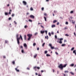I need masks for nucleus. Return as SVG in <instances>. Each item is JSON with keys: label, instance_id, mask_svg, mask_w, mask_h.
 Masks as SVG:
<instances>
[{"label": "nucleus", "instance_id": "nucleus-44", "mask_svg": "<svg viewBox=\"0 0 76 76\" xmlns=\"http://www.w3.org/2000/svg\"><path fill=\"white\" fill-rule=\"evenodd\" d=\"M65 36H66V37H69V35H68L67 34H66Z\"/></svg>", "mask_w": 76, "mask_h": 76}, {"label": "nucleus", "instance_id": "nucleus-20", "mask_svg": "<svg viewBox=\"0 0 76 76\" xmlns=\"http://www.w3.org/2000/svg\"><path fill=\"white\" fill-rule=\"evenodd\" d=\"M44 18L45 19V21L46 22H47V18H46V17H44Z\"/></svg>", "mask_w": 76, "mask_h": 76}, {"label": "nucleus", "instance_id": "nucleus-19", "mask_svg": "<svg viewBox=\"0 0 76 76\" xmlns=\"http://www.w3.org/2000/svg\"><path fill=\"white\" fill-rule=\"evenodd\" d=\"M31 10L33 11L34 10V9H33V8L32 7H31L30 8Z\"/></svg>", "mask_w": 76, "mask_h": 76}, {"label": "nucleus", "instance_id": "nucleus-3", "mask_svg": "<svg viewBox=\"0 0 76 76\" xmlns=\"http://www.w3.org/2000/svg\"><path fill=\"white\" fill-rule=\"evenodd\" d=\"M49 46H50V47H51V49H52V50H53V49H54V46L52 47V44H49Z\"/></svg>", "mask_w": 76, "mask_h": 76}, {"label": "nucleus", "instance_id": "nucleus-58", "mask_svg": "<svg viewBox=\"0 0 76 76\" xmlns=\"http://www.w3.org/2000/svg\"><path fill=\"white\" fill-rule=\"evenodd\" d=\"M44 71H43V70H42L41 71V73H43V72H44Z\"/></svg>", "mask_w": 76, "mask_h": 76}, {"label": "nucleus", "instance_id": "nucleus-41", "mask_svg": "<svg viewBox=\"0 0 76 76\" xmlns=\"http://www.w3.org/2000/svg\"><path fill=\"white\" fill-rule=\"evenodd\" d=\"M68 24H69V23H68V22H66L65 24H66V25H68Z\"/></svg>", "mask_w": 76, "mask_h": 76}, {"label": "nucleus", "instance_id": "nucleus-8", "mask_svg": "<svg viewBox=\"0 0 76 76\" xmlns=\"http://www.w3.org/2000/svg\"><path fill=\"white\" fill-rule=\"evenodd\" d=\"M23 46L25 47H26V48H27V45H26V43H24L23 44Z\"/></svg>", "mask_w": 76, "mask_h": 76}, {"label": "nucleus", "instance_id": "nucleus-34", "mask_svg": "<svg viewBox=\"0 0 76 76\" xmlns=\"http://www.w3.org/2000/svg\"><path fill=\"white\" fill-rule=\"evenodd\" d=\"M29 22H32V20H31V19H29L28 20Z\"/></svg>", "mask_w": 76, "mask_h": 76}, {"label": "nucleus", "instance_id": "nucleus-30", "mask_svg": "<svg viewBox=\"0 0 76 76\" xmlns=\"http://www.w3.org/2000/svg\"><path fill=\"white\" fill-rule=\"evenodd\" d=\"M12 64H15V61H13L12 62Z\"/></svg>", "mask_w": 76, "mask_h": 76}, {"label": "nucleus", "instance_id": "nucleus-23", "mask_svg": "<svg viewBox=\"0 0 76 76\" xmlns=\"http://www.w3.org/2000/svg\"><path fill=\"white\" fill-rule=\"evenodd\" d=\"M74 48H74V47L72 48L71 49V51H73V50H74Z\"/></svg>", "mask_w": 76, "mask_h": 76}, {"label": "nucleus", "instance_id": "nucleus-40", "mask_svg": "<svg viewBox=\"0 0 76 76\" xmlns=\"http://www.w3.org/2000/svg\"><path fill=\"white\" fill-rule=\"evenodd\" d=\"M48 34L49 35L50 37H51V33L50 32Z\"/></svg>", "mask_w": 76, "mask_h": 76}, {"label": "nucleus", "instance_id": "nucleus-43", "mask_svg": "<svg viewBox=\"0 0 76 76\" xmlns=\"http://www.w3.org/2000/svg\"><path fill=\"white\" fill-rule=\"evenodd\" d=\"M70 13L71 14L73 13V11H71Z\"/></svg>", "mask_w": 76, "mask_h": 76}, {"label": "nucleus", "instance_id": "nucleus-12", "mask_svg": "<svg viewBox=\"0 0 76 76\" xmlns=\"http://www.w3.org/2000/svg\"><path fill=\"white\" fill-rule=\"evenodd\" d=\"M17 41L18 44V45H19V44H20V42H19V40L18 39L17 40Z\"/></svg>", "mask_w": 76, "mask_h": 76}, {"label": "nucleus", "instance_id": "nucleus-53", "mask_svg": "<svg viewBox=\"0 0 76 76\" xmlns=\"http://www.w3.org/2000/svg\"><path fill=\"white\" fill-rule=\"evenodd\" d=\"M41 28H44V26H43L41 25Z\"/></svg>", "mask_w": 76, "mask_h": 76}, {"label": "nucleus", "instance_id": "nucleus-9", "mask_svg": "<svg viewBox=\"0 0 76 76\" xmlns=\"http://www.w3.org/2000/svg\"><path fill=\"white\" fill-rule=\"evenodd\" d=\"M15 70L18 72H19V70L18 69V68H15Z\"/></svg>", "mask_w": 76, "mask_h": 76}, {"label": "nucleus", "instance_id": "nucleus-56", "mask_svg": "<svg viewBox=\"0 0 76 76\" xmlns=\"http://www.w3.org/2000/svg\"><path fill=\"white\" fill-rule=\"evenodd\" d=\"M67 29V28L66 27L64 28V29Z\"/></svg>", "mask_w": 76, "mask_h": 76}, {"label": "nucleus", "instance_id": "nucleus-2", "mask_svg": "<svg viewBox=\"0 0 76 76\" xmlns=\"http://www.w3.org/2000/svg\"><path fill=\"white\" fill-rule=\"evenodd\" d=\"M27 36L28 37V41H29L31 39V37H32V34H27Z\"/></svg>", "mask_w": 76, "mask_h": 76}, {"label": "nucleus", "instance_id": "nucleus-24", "mask_svg": "<svg viewBox=\"0 0 76 76\" xmlns=\"http://www.w3.org/2000/svg\"><path fill=\"white\" fill-rule=\"evenodd\" d=\"M5 43H7V42H8V41L7 40H6L5 41Z\"/></svg>", "mask_w": 76, "mask_h": 76}, {"label": "nucleus", "instance_id": "nucleus-60", "mask_svg": "<svg viewBox=\"0 0 76 76\" xmlns=\"http://www.w3.org/2000/svg\"><path fill=\"white\" fill-rule=\"evenodd\" d=\"M27 70H29V67H27Z\"/></svg>", "mask_w": 76, "mask_h": 76}, {"label": "nucleus", "instance_id": "nucleus-4", "mask_svg": "<svg viewBox=\"0 0 76 76\" xmlns=\"http://www.w3.org/2000/svg\"><path fill=\"white\" fill-rule=\"evenodd\" d=\"M20 37H19L18 38V37L17 38V40L18 39V40H19V39H20L21 38V40L22 41H23V39L22 38V36H21V35H20Z\"/></svg>", "mask_w": 76, "mask_h": 76}, {"label": "nucleus", "instance_id": "nucleus-16", "mask_svg": "<svg viewBox=\"0 0 76 76\" xmlns=\"http://www.w3.org/2000/svg\"><path fill=\"white\" fill-rule=\"evenodd\" d=\"M66 44H62V47H64V46H66Z\"/></svg>", "mask_w": 76, "mask_h": 76}, {"label": "nucleus", "instance_id": "nucleus-28", "mask_svg": "<svg viewBox=\"0 0 76 76\" xmlns=\"http://www.w3.org/2000/svg\"><path fill=\"white\" fill-rule=\"evenodd\" d=\"M21 53H24V50H22Z\"/></svg>", "mask_w": 76, "mask_h": 76}, {"label": "nucleus", "instance_id": "nucleus-55", "mask_svg": "<svg viewBox=\"0 0 76 76\" xmlns=\"http://www.w3.org/2000/svg\"><path fill=\"white\" fill-rule=\"evenodd\" d=\"M38 76H41V75L40 74H39L38 75Z\"/></svg>", "mask_w": 76, "mask_h": 76}, {"label": "nucleus", "instance_id": "nucleus-25", "mask_svg": "<svg viewBox=\"0 0 76 76\" xmlns=\"http://www.w3.org/2000/svg\"><path fill=\"white\" fill-rule=\"evenodd\" d=\"M68 72H69L68 71H65V72H64V73H68Z\"/></svg>", "mask_w": 76, "mask_h": 76}, {"label": "nucleus", "instance_id": "nucleus-54", "mask_svg": "<svg viewBox=\"0 0 76 76\" xmlns=\"http://www.w3.org/2000/svg\"><path fill=\"white\" fill-rule=\"evenodd\" d=\"M37 50H39V48H37Z\"/></svg>", "mask_w": 76, "mask_h": 76}, {"label": "nucleus", "instance_id": "nucleus-57", "mask_svg": "<svg viewBox=\"0 0 76 76\" xmlns=\"http://www.w3.org/2000/svg\"><path fill=\"white\" fill-rule=\"evenodd\" d=\"M51 34H52V35H54V33L53 32H52L51 33Z\"/></svg>", "mask_w": 76, "mask_h": 76}, {"label": "nucleus", "instance_id": "nucleus-17", "mask_svg": "<svg viewBox=\"0 0 76 76\" xmlns=\"http://www.w3.org/2000/svg\"><path fill=\"white\" fill-rule=\"evenodd\" d=\"M45 39H48V36H45Z\"/></svg>", "mask_w": 76, "mask_h": 76}, {"label": "nucleus", "instance_id": "nucleus-6", "mask_svg": "<svg viewBox=\"0 0 76 76\" xmlns=\"http://www.w3.org/2000/svg\"><path fill=\"white\" fill-rule=\"evenodd\" d=\"M23 3L24 5H26L27 4V3L26 2L24 1H23Z\"/></svg>", "mask_w": 76, "mask_h": 76}, {"label": "nucleus", "instance_id": "nucleus-59", "mask_svg": "<svg viewBox=\"0 0 76 76\" xmlns=\"http://www.w3.org/2000/svg\"><path fill=\"white\" fill-rule=\"evenodd\" d=\"M54 12L55 13H57V11H54Z\"/></svg>", "mask_w": 76, "mask_h": 76}, {"label": "nucleus", "instance_id": "nucleus-18", "mask_svg": "<svg viewBox=\"0 0 76 76\" xmlns=\"http://www.w3.org/2000/svg\"><path fill=\"white\" fill-rule=\"evenodd\" d=\"M37 54H36L34 56V58H36V57H37Z\"/></svg>", "mask_w": 76, "mask_h": 76}, {"label": "nucleus", "instance_id": "nucleus-11", "mask_svg": "<svg viewBox=\"0 0 76 76\" xmlns=\"http://www.w3.org/2000/svg\"><path fill=\"white\" fill-rule=\"evenodd\" d=\"M52 28H54L56 27V25H53L51 26Z\"/></svg>", "mask_w": 76, "mask_h": 76}, {"label": "nucleus", "instance_id": "nucleus-26", "mask_svg": "<svg viewBox=\"0 0 76 76\" xmlns=\"http://www.w3.org/2000/svg\"><path fill=\"white\" fill-rule=\"evenodd\" d=\"M16 37H17V39L19 37V34H17Z\"/></svg>", "mask_w": 76, "mask_h": 76}, {"label": "nucleus", "instance_id": "nucleus-10", "mask_svg": "<svg viewBox=\"0 0 76 76\" xmlns=\"http://www.w3.org/2000/svg\"><path fill=\"white\" fill-rule=\"evenodd\" d=\"M45 32V31H41V33L42 34H44Z\"/></svg>", "mask_w": 76, "mask_h": 76}, {"label": "nucleus", "instance_id": "nucleus-33", "mask_svg": "<svg viewBox=\"0 0 76 76\" xmlns=\"http://www.w3.org/2000/svg\"><path fill=\"white\" fill-rule=\"evenodd\" d=\"M59 43H60V44H62V42L60 40V41L59 42Z\"/></svg>", "mask_w": 76, "mask_h": 76}, {"label": "nucleus", "instance_id": "nucleus-1", "mask_svg": "<svg viewBox=\"0 0 76 76\" xmlns=\"http://www.w3.org/2000/svg\"><path fill=\"white\" fill-rule=\"evenodd\" d=\"M67 66V64H64V66L63 65V64H61L58 66V68L60 69L61 70H63V68L64 67H66Z\"/></svg>", "mask_w": 76, "mask_h": 76}, {"label": "nucleus", "instance_id": "nucleus-21", "mask_svg": "<svg viewBox=\"0 0 76 76\" xmlns=\"http://www.w3.org/2000/svg\"><path fill=\"white\" fill-rule=\"evenodd\" d=\"M50 56V55H49L48 54H47L46 55V56H47V57Z\"/></svg>", "mask_w": 76, "mask_h": 76}, {"label": "nucleus", "instance_id": "nucleus-31", "mask_svg": "<svg viewBox=\"0 0 76 76\" xmlns=\"http://www.w3.org/2000/svg\"><path fill=\"white\" fill-rule=\"evenodd\" d=\"M48 52L47 51V50L45 51V54H47V53Z\"/></svg>", "mask_w": 76, "mask_h": 76}, {"label": "nucleus", "instance_id": "nucleus-45", "mask_svg": "<svg viewBox=\"0 0 76 76\" xmlns=\"http://www.w3.org/2000/svg\"><path fill=\"white\" fill-rule=\"evenodd\" d=\"M44 7H42V10L43 11L44 10Z\"/></svg>", "mask_w": 76, "mask_h": 76}, {"label": "nucleus", "instance_id": "nucleus-27", "mask_svg": "<svg viewBox=\"0 0 76 76\" xmlns=\"http://www.w3.org/2000/svg\"><path fill=\"white\" fill-rule=\"evenodd\" d=\"M5 15H8V13H7V12H5Z\"/></svg>", "mask_w": 76, "mask_h": 76}, {"label": "nucleus", "instance_id": "nucleus-64", "mask_svg": "<svg viewBox=\"0 0 76 76\" xmlns=\"http://www.w3.org/2000/svg\"><path fill=\"white\" fill-rule=\"evenodd\" d=\"M63 75H64V76H66V74H63Z\"/></svg>", "mask_w": 76, "mask_h": 76}, {"label": "nucleus", "instance_id": "nucleus-52", "mask_svg": "<svg viewBox=\"0 0 76 76\" xmlns=\"http://www.w3.org/2000/svg\"><path fill=\"white\" fill-rule=\"evenodd\" d=\"M44 15H45V16H47V14L46 13H45Z\"/></svg>", "mask_w": 76, "mask_h": 76}, {"label": "nucleus", "instance_id": "nucleus-62", "mask_svg": "<svg viewBox=\"0 0 76 76\" xmlns=\"http://www.w3.org/2000/svg\"><path fill=\"white\" fill-rule=\"evenodd\" d=\"M26 35H24V38H26Z\"/></svg>", "mask_w": 76, "mask_h": 76}, {"label": "nucleus", "instance_id": "nucleus-29", "mask_svg": "<svg viewBox=\"0 0 76 76\" xmlns=\"http://www.w3.org/2000/svg\"><path fill=\"white\" fill-rule=\"evenodd\" d=\"M33 46H34H34H35V45H36V43H34V44H33Z\"/></svg>", "mask_w": 76, "mask_h": 76}, {"label": "nucleus", "instance_id": "nucleus-13", "mask_svg": "<svg viewBox=\"0 0 76 76\" xmlns=\"http://www.w3.org/2000/svg\"><path fill=\"white\" fill-rule=\"evenodd\" d=\"M70 66L71 67H73L74 66V64H72L70 65Z\"/></svg>", "mask_w": 76, "mask_h": 76}, {"label": "nucleus", "instance_id": "nucleus-39", "mask_svg": "<svg viewBox=\"0 0 76 76\" xmlns=\"http://www.w3.org/2000/svg\"><path fill=\"white\" fill-rule=\"evenodd\" d=\"M20 48H23V46H20Z\"/></svg>", "mask_w": 76, "mask_h": 76}, {"label": "nucleus", "instance_id": "nucleus-42", "mask_svg": "<svg viewBox=\"0 0 76 76\" xmlns=\"http://www.w3.org/2000/svg\"><path fill=\"white\" fill-rule=\"evenodd\" d=\"M55 53L56 55H58V53L57 52H56Z\"/></svg>", "mask_w": 76, "mask_h": 76}, {"label": "nucleus", "instance_id": "nucleus-22", "mask_svg": "<svg viewBox=\"0 0 76 76\" xmlns=\"http://www.w3.org/2000/svg\"><path fill=\"white\" fill-rule=\"evenodd\" d=\"M70 73L71 74H72V75H74V73H73V72H70Z\"/></svg>", "mask_w": 76, "mask_h": 76}, {"label": "nucleus", "instance_id": "nucleus-5", "mask_svg": "<svg viewBox=\"0 0 76 76\" xmlns=\"http://www.w3.org/2000/svg\"><path fill=\"white\" fill-rule=\"evenodd\" d=\"M36 68H37V69H38L39 70V69H40V67H37V66L34 67V70H36Z\"/></svg>", "mask_w": 76, "mask_h": 76}, {"label": "nucleus", "instance_id": "nucleus-36", "mask_svg": "<svg viewBox=\"0 0 76 76\" xmlns=\"http://www.w3.org/2000/svg\"><path fill=\"white\" fill-rule=\"evenodd\" d=\"M14 16H15V14H12V17H14Z\"/></svg>", "mask_w": 76, "mask_h": 76}, {"label": "nucleus", "instance_id": "nucleus-37", "mask_svg": "<svg viewBox=\"0 0 76 76\" xmlns=\"http://www.w3.org/2000/svg\"><path fill=\"white\" fill-rule=\"evenodd\" d=\"M55 38L56 39H57V35H56L55 36Z\"/></svg>", "mask_w": 76, "mask_h": 76}, {"label": "nucleus", "instance_id": "nucleus-51", "mask_svg": "<svg viewBox=\"0 0 76 76\" xmlns=\"http://www.w3.org/2000/svg\"><path fill=\"white\" fill-rule=\"evenodd\" d=\"M45 32L46 34H47V31H45Z\"/></svg>", "mask_w": 76, "mask_h": 76}, {"label": "nucleus", "instance_id": "nucleus-49", "mask_svg": "<svg viewBox=\"0 0 76 76\" xmlns=\"http://www.w3.org/2000/svg\"><path fill=\"white\" fill-rule=\"evenodd\" d=\"M45 43H43V45H42V46L43 47H44V45H45Z\"/></svg>", "mask_w": 76, "mask_h": 76}, {"label": "nucleus", "instance_id": "nucleus-38", "mask_svg": "<svg viewBox=\"0 0 76 76\" xmlns=\"http://www.w3.org/2000/svg\"><path fill=\"white\" fill-rule=\"evenodd\" d=\"M76 53V50H75L73 51V53Z\"/></svg>", "mask_w": 76, "mask_h": 76}, {"label": "nucleus", "instance_id": "nucleus-46", "mask_svg": "<svg viewBox=\"0 0 76 76\" xmlns=\"http://www.w3.org/2000/svg\"><path fill=\"white\" fill-rule=\"evenodd\" d=\"M59 24H60V23H59V22H58L57 23V25H59Z\"/></svg>", "mask_w": 76, "mask_h": 76}, {"label": "nucleus", "instance_id": "nucleus-48", "mask_svg": "<svg viewBox=\"0 0 76 76\" xmlns=\"http://www.w3.org/2000/svg\"><path fill=\"white\" fill-rule=\"evenodd\" d=\"M74 34L75 36L76 37V33H75V32H74Z\"/></svg>", "mask_w": 76, "mask_h": 76}, {"label": "nucleus", "instance_id": "nucleus-61", "mask_svg": "<svg viewBox=\"0 0 76 76\" xmlns=\"http://www.w3.org/2000/svg\"><path fill=\"white\" fill-rule=\"evenodd\" d=\"M14 22L15 24H16V23H16V21H14Z\"/></svg>", "mask_w": 76, "mask_h": 76}, {"label": "nucleus", "instance_id": "nucleus-50", "mask_svg": "<svg viewBox=\"0 0 76 76\" xmlns=\"http://www.w3.org/2000/svg\"><path fill=\"white\" fill-rule=\"evenodd\" d=\"M11 17H10L8 19L9 20H11Z\"/></svg>", "mask_w": 76, "mask_h": 76}, {"label": "nucleus", "instance_id": "nucleus-63", "mask_svg": "<svg viewBox=\"0 0 76 76\" xmlns=\"http://www.w3.org/2000/svg\"><path fill=\"white\" fill-rule=\"evenodd\" d=\"M35 75H38V74L36 72L35 73Z\"/></svg>", "mask_w": 76, "mask_h": 76}, {"label": "nucleus", "instance_id": "nucleus-14", "mask_svg": "<svg viewBox=\"0 0 76 76\" xmlns=\"http://www.w3.org/2000/svg\"><path fill=\"white\" fill-rule=\"evenodd\" d=\"M57 22V20H55L53 21V23H56V22Z\"/></svg>", "mask_w": 76, "mask_h": 76}, {"label": "nucleus", "instance_id": "nucleus-7", "mask_svg": "<svg viewBox=\"0 0 76 76\" xmlns=\"http://www.w3.org/2000/svg\"><path fill=\"white\" fill-rule=\"evenodd\" d=\"M30 18H32L33 19H34L35 17L33 15H31L30 16Z\"/></svg>", "mask_w": 76, "mask_h": 76}, {"label": "nucleus", "instance_id": "nucleus-47", "mask_svg": "<svg viewBox=\"0 0 76 76\" xmlns=\"http://www.w3.org/2000/svg\"><path fill=\"white\" fill-rule=\"evenodd\" d=\"M37 34H38V33L36 32V33L34 34V35H37Z\"/></svg>", "mask_w": 76, "mask_h": 76}, {"label": "nucleus", "instance_id": "nucleus-35", "mask_svg": "<svg viewBox=\"0 0 76 76\" xmlns=\"http://www.w3.org/2000/svg\"><path fill=\"white\" fill-rule=\"evenodd\" d=\"M63 39L62 38H61V39H59V40H60V41H62V40H63Z\"/></svg>", "mask_w": 76, "mask_h": 76}, {"label": "nucleus", "instance_id": "nucleus-32", "mask_svg": "<svg viewBox=\"0 0 76 76\" xmlns=\"http://www.w3.org/2000/svg\"><path fill=\"white\" fill-rule=\"evenodd\" d=\"M28 26L27 25H26L24 26L25 28H28Z\"/></svg>", "mask_w": 76, "mask_h": 76}, {"label": "nucleus", "instance_id": "nucleus-15", "mask_svg": "<svg viewBox=\"0 0 76 76\" xmlns=\"http://www.w3.org/2000/svg\"><path fill=\"white\" fill-rule=\"evenodd\" d=\"M72 23L73 24H75V21H73V20H72Z\"/></svg>", "mask_w": 76, "mask_h": 76}]
</instances>
